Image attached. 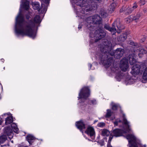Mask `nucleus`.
<instances>
[{"mask_svg": "<svg viewBox=\"0 0 147 147\" xmlns=\"http://www.w3.org/2000/svg\"><path fill=\"white\" fill-rule=\"evenodd\" d=\"M138 47H139V45H138Z\"/></svg>", "mask_w": 147, "mask_h": 147, "instance_id": "59", "label": "nucleus"}, {"mask_svg": "<svg viewBox=\"0 0 147 147\" xmlns=\"http://www.w3.org/2000/svg\"><path fill=\"white\" fill-rule=\"evenodd\" d=\"M141 82L143 83H146L147 81V67L144 70L142 78L140 80Z\"/></svg>", "mask_w": 147, "mask_h": 147, "instance_id": "16", "label": "nucleus"}, {"mask_svg": "<svg viewBox=\"0 0 147 147\" xmlns=\"http://www.w3.org/2000/svg\"><path fill=\"white\" fill-rule=\"evenodd\" d=\"M145 63H143V64H142V66H145Z\"/></svg>", "mask_w": 147, "mask_h": 147, "instance_id": "51", "label": "nucleus"}, {"mask_svg": "<svg viewBox=\"0 0 147 147\" xmlns=\"http://www.w3.org/2000/svg\"><path fill=\"white\" fill-rule=\"evenodd\" d=\"M112 115V113L111 110L109 109H108L107 110V112L105 115V117L106 118L109 117Z\"/></svg>", "mask_w": 147, "mask_h": 147, "instance_id": "29", "label": "nucleus"}, {"mask_svg": "<svg viewBox=\"0 0 147 147\" xmlns=\"http://www.w3.org/2000/svg\"><path fill=\"white\" fill-rule=\"evenodd\" d=\"M118 107V105L116 104H113L112 105V109L115 110L117 109Z\"/></svg>", "mask_w": 147, "mask_h": 147, "instance_id": "31", "label": "nucleus"}, {"mask_svg": "<svg viewBox=\"0 0 147 147\" xmlns=\"http://www.w3.org/2000/svg\"><path fill=\"white\" fill-rule=\"evenodd\" d=\"M120 67L122 71H126L129 67V65L127 61L125 59H122L121 61Z\"/></svg>", "mask_w": 147, "mask_h": 147, "instance_id": "9", "label": "nucleus"}, {"mask_svg": "<svg viewBox=\"0 0 147 147\" xmlns=\"http://www.w3.org/2000/svg\"><path fill=\"white\" fill-rule=\"evenodd\" d=\"M113 138V136H110L109 138L107 144V147H109V146L110 145L111 142Z\"/></svg>", "mask_w": 147, "mask_h": 147, "instance_id": "34", "label": "nucleus"}, {"mask_svg": "<svg viewBox=\"0 0 147 147\" xmlns=\"http://www.w3.org/2000/svg\"><path fill=\"white\" fill-rule=\"evenodd\" d=\"M104 28L106 30L111 32L112 35H114L116 32L118 33H120L121 30L124 28V26L121 24L120 19L117 18L115 21L112 24V27L105 24L104 25Z\"/></svg>", "mask_w": 147, "mask_h": 147, "instance_id": "5", "label": "nucleus"}, {"mask_svg": "<svg viewBox=\"0 0 147 147\" xmlns=\"http://www.w3.org/2000/svg\"><path fill=\"white\" fill-rule=\"evenodd\" d=\"M123 8H122L120 9V11L121 12H122L123 11Z\"/></svg>", "mask_w": 147, "mask_h": 147, "instance_id": "47", "label": "nucleus"}, {"mask_svg": "<svg viewBox=\"0 0 147 147\" xmlns=\"http://www.w3.org/2000/svg\"><path fill=\"white\" fill-rule=\"evenodd\" d=\"M101 135L103 136H108L110 134V131L106 129H103L101 130Z\"/></svg>", "mask_w": 147, "mask_h": 147, "instance_id": "17", "label": "nucleus"}, {"mask_svg": "<svg viewBox=\"0 0 147 147\" xmlns=\"http://www.w3.org/2000/svg\"><path fill=\"white\" fill-rule=\"evenodd\" d=\"M90 95V90L88 87H84L80 90L78 98L79 99L84 98L86 100Z\"/></svg>", "mask_w": 147, "mask_h": 147, "instance_id": "6", "label": "nucleus"}, {"mask_svg": "<svg viewBox=\"0 0 147 147\" xmlns=\"http://www.w3.org/2000/svg\"><path fill=\"white\" fill-rule=\"evenodd\" d=\"M25 9L28 10L29 8V3L28 2H25L23 5Z\"/></svg>", "mask_w": 147, "mask_h": 147, "instance_id": "30", "label": "nucleus"}, {"mask_svg": "<svg viewBox=\"0 0 147 147\" xmlns=\"http://www.w3.org/2000/svg\"><path fill=\"white\" fill-rule=\"evenodd\" d=\"M131 17H132V20H137L138 19V16L137 15H136V16L133 17V16H131Z\"/></svg>", "mask_w": 147, "mask_h": 147, "instance_id": "38", "label": "nucleus"}, {"mask_svg": "<svg viewBox=\"0 0 147 147\" xmlns=\"http://www.w3.org/2000/svg\"><path fill=\"white\" fill-rule=\"evenodd\" d=\"M76 125L77 128L80 129V131L83 133V130L86 128L85 124L83 120H80L76 122Z\"/></svg>", "mask_w": 147, "mask_h": 147, "instance_id": "11", "label": "nucleus"}, {"mask_svg": "<svg viewBox=\"0 0 147 147\" xmlns=\"http://www.w3.org/2000/svg\"><path fill=\"white\" fill-rule=\"evenodd\" d=\"M131 42V44L132 43V42Z\"/></svg>", "mask_w": 147, "mask_h": 147, "instance_id": "58", "label": "nucleus"}, {"mask_svg": "<svg viewBox=\"0 0 147 147\" xmlns=\"http://www.w3.org/2000/svg\"><path fill=\"white\" fill-rule=\"evenodd\" d=\"M11 127L13 129V131L15 133H17L18 131V129L17 125L14 123H13L11 124Z\"/></svg>", "mask_w": 147, "mask_h": 147, "instance_id": "22", "label": "nucleus"}, {"mask_svg": "<svg viewBox=\"0 0 147 147\" xmlns=\"http://www.w3.org/2000/svg\"><path fill=\"white\" fill-rule=\"evenodd\" d=\"M131 73L134 76L138 75V65L137 64L134 65L132 67Z\"/></svg>", "mask_w": 147, "mask_h": 147, "instance_id": "15", "label": "nucleus"}, {"mask_svg": "<svg viewBox=\"0 0 147 147\" xmlns=\"http://www.w3.org/2000/svg\"><path fill=\"white\" fill-rule=\"evenodd\" d=\"M78 28L79 29H80V28H81V27H80L79 26V27H78Z\"/></svg>", "mask_w": 147, "mask_h": 147, "instance_id": "53", "label": "nucleus"}, {"mask_svg": "<svg viewBox=\"0 0 147 147\" xmlns=\"http://www.w3.org/2000/svg\"><path fill=\"white\" fill-rule=\"evenodd\" d=\"M129 63L131 65L134 64L136 62L135 59L134 58L133 55H129Z\"/></svg>", "mask_w": 147, "mask_h": 147, "instance_id": "19", "label": "nucleus"}, {"mask_svg": "<svg viewBox=\"0 0 147 147\" xmlns=\"http://www.w3.org/2000/svg\"><path fill=\"white\" fill-rule=\"evenodd\" d=\"M97 121H96V120H95V121H94V123L96 122H97Z\"/></svg>", "mask_w": 147, "mask_h": 147, "instance_id": "56", "label": "nucleus"}, {"mask_svg": "<svg viewBox=\"0 0 147 147\" xmlns=\"http://www.w3.org/2000/svg\"><path fill=\"white\" fill-rule=\"evenodd\" d=\"M124 131L123 130L119 129H116L113 130V136L116 137H119L122 136Z\"/></svg>", "mask_w": 147, "mask_h": 147, "instance_id": "14", "label": "nucleus"}, {"mask_svg": "<svg viewBox=\"0 0 147 147\" xmlns=\"http://www.w3.org/2000/svg\"><path fill=\"white\" fill-rule=\"evenodd\" d=\"M4 133L6 134L9 138L10 139L12 138L13 137V131L12 129L9 127H5L4 129Z\"/></svg>", "mask_w": 147, "mask_h": 147, "instance_id": "12", "label": "nucleus"}, {"mask_svg": "<svg viewBox=\"0 0 147 147\" xmlns=\"http://www.w3.org/2000/svg\"><path fill=\"white\" fill-rule=\"evenodd\" d=\"M92 104L93 105L96 104V100H93L90 101Z\"/></svg>", "mask_w": 147, "mask_h": 147, "instance_id": "40", "label": "nucleus"}, {"mask_svg": "<svg viewBox=\"0 0 147 147\" xmlns=\"http://www.w3.org/2000/svg\"><path fill=\"white\" fill-rule=\"evenodd\" d=\"M133 10V9L132 8L128 7L124 11V12L126 14H128L131 13Z\"/></svg>", "mask_w": 147, "mask_h": 147, "instance_id": "25", "label": "nucleus"}, {"mask_svg": "<svg viewBox=\"0 0 147 147\" xmlns=\"http://www.w3.org/2000/svg\"><path fill=\"white\" fill-rule=\"evenodd\" d=\"M146 36H143V37L140 40V42L142 43L144 42L146 40Z\"/></svg>", "mask_w": 147, "mask_h": 147, "instance_id": "35", "label": "nucleus"}, {"mask_svg": "<svg viewBox=\"0 0 147 147\" xmlns=\"http://www.w3.org/2000/svg\"><path fill=\"white\" fill-rule=\"evenodd\" d=\"M105 125V123L103 122H100L98 124L97 126L98 127H103Z\"/></svg>", "mask_w": 147, "mask_h": 147, "instance_id": "32", "label": "nucleus"}, {"mask_svg": "<svg viewBox=\"0 0 147 147\" xmlns=\"http://www.w3.org/2000/svg\"><path fill=\"white\" fill-rule=\"evenodd\" d=\"M118 121V123H121V121L120 119Z\"/></svg>", "mask_w": 147, "mask_h": 147, "instance_id": "49", "label": "nucleus"}, {"mask_svg": "<svg viewBox=\"0 0 147 147\" xmlns=\"http://www.w3.org/2000/svg\"><path fill=\"white\" fill-rule=\"evenodd\" d=\"M7 140L6 136L3 135L0 136V144H2L4 142Z\"/></svg>", "mask_w": 147, "mask_h": 147, "instance_id": "21", "label": "nucleus"}, {"mask_svg": "<svg viewBox=\"0 0 147 147\" xmlns=\"http://www.w3.org/2000/svg\"><path fill=\"white\" fill-rule=\"evenodd\" d=\"M13 121V117L11 116L7 117L5 119V124L7 125L11 123Z\"/></svg>", "mask_w": 147, "mask_h": 147, "instance_id": "20", "label": "nucleus"}, {"mask_svg": "<svg viewBox=\"0 0 147 147\" xmlns=\"http://www.w3.org/2000/svg\"><path fill=\"white\" fill-rule=\"evenodd\" d=\"M101 20L102 18L99 15H95L87 18L84 23L88 29L92 31L94 29L95 25L102 26Z\"/></svg>", "mask_w": 147, "mask_h": 147, "instance_id": "4", "label": "nucleus"}, {"mask_svg": "<svg viewBox=\"0 0 147 147\" xmlns=\"http://www.w3.org/2000/svg\"><path fill=\"white\" fill-rule=\"evenodd\" d=\"M123 123L125 125H128L129 124V122L127 121V120L124 114H123Z\"/></svg>", "mask_w": 147, "mask_h": 147, "instance_id": "23", "label": "nucleus"}, {"mask_svg": "<svg viewBox=\"0 0 147 147\" xmlns=\"http://www.w3.org/2000/svg\"><path fill=\"white\" fill-rule=\"evenodd\" d=\"M127 38V35L125 34H123L120 35L118 38V41L122 42L124 41Z\"/></svg>", "mask_w": 147, "mask_h": 147, "instance_id": "18", "label": "nucleus"}, {"mask_svg": "<svg viewBox=\"0 0 147 147\" xmlns=\"http://www.w3.org/2000/svg\"><path fill=\"white\" fill-rule=\"evenodd\" d=\"M106 34L103 29L102 26H100L99 29L96 30L94 34V37L98 40L105 37Z\"/></svg>", "mask_w": 147, "mask_h": 147, "instance_id": "8", "label": "nucleus"}, {"mask_svg": "<svg viewBox=\"0 0 147 147\" xmlns=\"http://www.w3.org/2000/svg\"><path fill=\"white\" fill-rule=\"evenodd\" d=\"M147 52L145 50L140 48L138 49V53L143 55L147 53Z\"/></svg>", "mask_w": 147, "mask_h": 147, "instance_id": "26", "label": "nucleus"}, {"mask_svg": "<svg viewBox=\"0 0 147 147\" xmlns=\"http://www.w3.org/2000/svg\"><path fill=\"white\" fill-rule=\"evenodd\" d=\"M85 132L90 137L93 136L95 135L94 128L90 126H88Z\"/></svg>", "mask_w": 147, "mask_h": 147, "instance_id": "13", "label": "nucleus"}, {"mask_svg": "<svg viewBox=\"0 0 147 147\" xmlns=\"http://www.w3.org/2000/svg\"><path fill=\"white\" fill-rule=\"evenodd\" d=\"M115 4H114V3H112V4H111L110 5V7H111H111H112V6H113L114 7H113L112 9H111L110 10V11H114V9L115 7Z\"/></svg>", "mask_w": 147, "mask_h": 147, "instance_id": "39", "label": "nucleus"}, {"mask_svg": "<svg viewBox=\"0 0 147 147\" xmlns=\"http://www.w3.org/2000/svg\"><path fill=\"white\" fill-rule=\"evenodd\" d=\"M89 65L90 66V68H91V67H92V65L91 64H89Z\"/></svg>", "mask_w": 147, "mask_h": 147, "instance_id": "52", "label": "nucleus"}, {"mask_svg": "<svg viewBox=\"0 0 147 147\" xmlns=\"http://www.w3.org/2000/svg\"><path fill=\"white\" fill-rule=\"evenodd\" d=\"M41 21L40 17L38 15H36L33 20L26 21L23 16L19 13L16 19V32L23 36H27L34 38L36 35L34 29L39 26Z\"/></svg>", "mask_w": 147, "mask_h": 147, "instance_id": "1", "label": "nucleus"}, {"mask_svg": "<svg viewBox=\"0 0 147 147\" xmlns=\"http://www.w3.org/2000/svg\"><path fill=\"white\" fill-rule=\"evenodd\" d=\"M131 16H128L127 18H125V21L127 23H129L131 21H132V17Z\"/></svg>", "mask_w": 147, "mask_h": 147, "instance_id": "28", "label": "nucleus"}, {"mask_svg": "<svg viewBox=\"0 0 147 147\" xmlns=\"http://www.w3.org/2000/svg\"><path fill=\"white\" fill-rule=\"evenodd\" d=\"M40 5L38 3H34L32 4L33 8L35 10L38 9Z\"/></svg>", "mask_w": 147, "mask_h": 147, "instance_id": "27", "label": "nucleus"}, {"mask_svg": "<svg viewBox=\"0 0 147 147\" xmlns=\"http://www.w3.org/2000/svg\"><path fill=\"white\" fill-rule=\"evenodd\" d=\"M138 147H143L142 145L138 141Z\"/></svg>", "mask_w": 147, "mask_h": 147, "instance_id": "45", "label": "nucleus"}, {"mask_svg": "<svg viewBox=\"0 0 147 147\" xmlns=\"http://www.w3.org/2000/svg\"><path fill=\"white\" fill-rule=\"evenodd\" d=\"M2 122V121L1 119H0V125L1 124Z\"/></svg>", "mask_w": 147, "mask_h": 147, "instance_id": "50", "label": "nucleus"}, {"mask_svg": "<svg viewBox=\"0 0 147 147\" xmlns=\"http://www.w3.org/2000/svg\"><path fill=\"white\" fill-rule=\"evenodd\" d=\"M102 143L101 144V145H104V140H102Z\"/></svg>", "mask_w": 147, "mask_h": 147, "instance_id": "48", "label": "nucleus"}, {"mask_svg": "<svg viewBox=\"0 0 147 147\" xmlns=\"http://www.w3.org/2000/svg\"><path fill=\"white\" fill-rule=\"evenodd\" d=\"M126 138L128 140L129 147H138L136 139L134 135H127L126 136Z\"/></svg>", "mask_w": 147, "mask_h": 147, "instance_id": "7", "label": "nucleus"}, {"mask_svg": "<svg viewBox=\"0 0 147 147\" xmlns=\"http://www.w3.org/2000/svg\"><path fill=\"white\" fill-rule=\"evenodd\" d=\"M137 7V5L136 3H134V5L132 7V9H133V10L135 9Z\"/></svg>", "mask_w": 147, "mask_h": 147, "instance_id": "36", "label": "nucleus"}, {"mask_svg": "<svg viewBox=\"0 0 147 147\" xmlns=\"http://www.w3.org/2000/svg\"><path fill=\"white\" fill-rule=\"evenodd\" d=\"M90 36L91 35V32H90Z\"/></svg>", "mask_w": 147, "mask_h": 147, "instance_id": "57", "label": "nucleus"}, {"mask_svg": "<svg viewBox=\"0 0 147 147\" xmlns=\"http://www.w3.org/2000/svg\"><path fill=\"white\" fill-rule=\"evenodd\" d=\"M144 147H146V145H144Z\"/></svg>", "mask_w": 147, "mask_h": 147, "instance_id": "54", "label": "nucleus"}, {"mask_svg": "<svg viewBox=\"0 0 147 147\" xmlns=\"http://www.w3.org/2000/svg\"><path fill=\"white\" fill-rule=\"evenodd\" d=\"M143 11L144 13H146L147 12V9L146 8H144L143 9Z\"/></svg>", "mask_w": 147, "mask_h": 147, "instance_id": "44", "label": "nucleus"}, {"mask_svg": "<svg viewBox=\"0 0 147 147\" xmlns=\"http://www.w3.org/2000/svg\"><path fill=\"white\" fill-rule=\"evenodd\" d=\"M114 124L115 125H118V120H117L114 122Z\"/></svg>", "mask_w": 147, "mask_h": 147, "instance_id": "41", "label": "nucleus"}, {"mask_svg": "<svg viewBox=\"0 0 147 147\" xmlns=\"http://www.w3.org/2000/svg\"><path fill=\"white\" fill-rule=\"evenodd\" d=\"M77 5L82 7V9L81 12L87 14L86 12L95 9L98 4L100 3L102 0H73Z\"/></svg>", "mask_w": 147, "mask_h": 147, "instance_id": "2", "label": "nucleus"}, {"mask_svg": "<svg viewBox=\"0 0 147 147\" xmlns=\"http://www.w3.org/2000/svg\"><path fill=\"white\" fill-rule=\"evenodd\" d=\"M112 49V44L108 42V44L105 45L102 49H101L102 56L100 57L102 63L107 67H109L111 65L113 61L112 57L109 58L107 60L109 55L111 56H115V51L110 53Z\"/></svg>", "mask_w": 147, "mask_h": 147, "instance_id": "3", "label": "nucleus"}, {"mask_svg": "<svg viewBox=\"0 0 147 147\" xmlns=\"http://www.w3.org/2000/svg\"><path fill=\"white\" fill-rule=\"evenodd\" d=\"M101 15L103 18H105L107 15V13H101Z\"/></svg>", "mask_w": 147, "mask_h": 147, "instance_id": "37", "label": "nucleus"}, {"mask_svg": "<svg viewBox=\"0 0 147 147\" xmlns=\"http://www.w3.org/2000/svg\"><path fill=\"white\" fill-rule=\"evenodd\" d=\"M140 17V15H138V18Z\"/></svg>", "mask_w": 147, "mask_h": 147, "instance_id": "55", "label": "nucleus"}, {"mask_svg": "<svg viewBox=\"0 0 147 147\" xmlns=\"http://www.w3.org/2000/svg\"><path fill=\"white\" fill-rule=\"evenodd\" d=\"M26 19H29L30 18V16L29 15H27L26 16Z\"/></svg>", "mask_w": 147, "mask_h": 147, "instance_id": "42", "label": "nucleus"}, {"mask_svg": "<svg viewBox=\"0 0 147 147\" xmlns=\"http://www.w3.org/2000/svg\"><path fill=\"white\" fill-rule=\"evenodd\" d=\"M143 55H142V54L138 53V57L140 58H141L142 57Z\"/></svg>", "mask_w": 147, "mask_h": 147, "instance_id": "43", "label": "nucleus"}, {"mask_svg": "<svg viewBox=\"0 0 147 147\" xmlns=\"http://www.w3.org/2000/svg\"><path fill=\"white\" fill-rule=\"evenodd\" d=\"M146 1L145 0H140V1L138 4L141 7L142 6L144 5Z\"/></svg>", "mask_w": 147, "mask_h": 147, "instance_id": "33", "label": "nucleus"}, {"mask_svg": "<svg viewBox=\"0 0 147 147\" xmlns=\"http://www.w3.org/2000/svg\"><path fill=\"white\" fill-rule=\"evenodd\" d=\"M138 69H140V68H141V65H138ZM140 72V70H138V74H139V72Z\"/></svg>", "mask_w": 147, "mask_h": 147, "instance_id": "46", "label": "nucleus"}, {"mask_svg": "<svg viewBox=\"0 0 147 147\" xmlns=\"http://www.w3.org/2000/svg\"><path fill=\"white\" fill-rule=\"evenodd\" d=\"M124 53V50L121 48H118L115 51V57L119 59L122 56Z\"/></svg>", "mask_w": 147, "mask_h": 147, "instance_id": "10", "label": "nucleus"}, {"mask_svg": "<svg viewBox=\"0 0 147 147\" xmlns=\"http://www.w3.org/2000/svg\"><path fill=\"white\" fill-rule=\"evenodd\" d=\"M26 138L29 143L30 144L31 143V141L33 140L34 138V136L32 135H29L27 136Z\"/></svg>", "mask_w": 147, "mask_h": 147, "instance_id": "24", "label": "nucleus"}, {"mask_svg": "<svg viewBox=\"0 0 147 147\" xmlns=\"http://www.w3.org/2000/svg\"><path fill=\"white\" fill-rule=\"evenodd\" d=\"M138 63H140V62H138Z\"/></svg>", "mask_w": 147, "mask_h": 147, "instance_id": "60", "label": "nucleus"}]
</instances>
